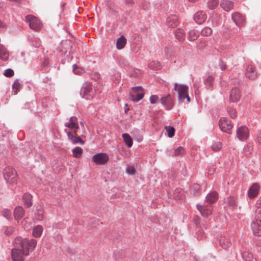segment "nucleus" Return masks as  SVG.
I'll return each instance as SVG.
<instances>
[{
    "label": "nucleus",
    "mask_w": 261,
    "mask_h": 261,
    "mask_svg": "<svg viewBox=\"0 0 261 261\" xmlns=\"http://www.w3.org/2000/svg\"><path fill=\"white\" fill-rule=\"evenodd\" d=\"M13 245L15 247L20 248L23 250L26 256H28L30 252H32L37 245V241L35 239H23L21 237H17L13 241Z\"/></svg>",
    "instance_id": "1"
},
{
    "label": "nucleus",
    "mask_w": 261,
    "mask_h": 261,
    "mask_svg": "<svg viewBox=\"0 0 261 261\" xmlns=\"http://www.w3.org/2000/svg\"><path fill=\"white\" fill-rule=\"evenodd\" d=\"M173 89L177 92L178 100L179 102L184 101L185 99L188 102L191 101V98L188 94L189 87L187 85L175 83Z\"/></svg>",
    "instance_id": "2"
},
{
    "label": "nucleus",
    "mask_w": 261,
    "mask_h": 261,
    "mask_svg": "<svg viewBox=\"0 0 261 261\" xmlns=\"http://www.w3.org/2000/svg\"><path fill=\"white\" fill-rule=\"evenodd\" d=\"M3 175L7 183L10 184L16 183L18 175L13 168L11 167H6L3 171Z\"/></svg>",
    "instance_id": "3"
},
{
    "label": "nucleus",
    "mask_w": 261,
    "mask_h": 261,
    "mask_svg": "<svg viewBox=\"0 0 261 261\" xmlns=\"http://www.w3.org/2000/svg\"><path fill=\"white\" fill-rule=\"evenodd\" d=\"M132 91V92L130 94V99L133 101H139L144 96V89L141 86L133 87Z\"/></svg>",
    "instance_id": "4"
},
{
    "label": "nucleus",
    "mask_w": 261,
    "mask_h": 261,
    "mask_svg": "<svg viewBox=\"0 0 261 261\" xmlns=\"http://www.w3.org/2000/svg\"><path fill=\"white\" fill-rule=\"evenodd\" d=\"M81 95L86 99L90 100L93 98L92 85L89 82H85L80 91Z\"/></svg>",
    "instance_id": "5"
},
{
    "label": "nucleus",
    "mask_w": 261,
    "mask_h": 261,
    "mask_svg": "<svg viewBox=\"0 0 261 261\" xmlns=\"http://www.w3.org/2000/svg\"><path fill=\"white\" fill-rule=\"evenodd\" d=\"M219 125L221 130L228 134H231L233 127L231 121L226 117H221L219 121Z\"/></svg>",
    "instance_id": "6"
},
{
    "label": "nucleus",
    "mask_w": 261,
    "mask_h": 261,
    "mask_svg": "<svg viewBox=\"0 0 261 261\" xmlns=\"http://www.w3.org/2000/svg\"><path fill=\"white\" fill-rule=\"evenodd\" d=\"M160 101L166 110H171L174 105V100L170 94L163 95L160 98Z\"/></svg>",
    "instance_id": "7"
},
{
    "label": "nucleus",
    "mask_w": 261,
    "mask_h": 261,
    "mask_svg": "<svg viewBox=\"0 0 261 261\" xmlns=\"http://www.w3.org/2000/svg\"><path fill=\"white\" fill-rule=\"evenodd\" d=\"M92 161L96 165H105L109 160V156L106 153H97L92 158Z\"/></svg>",
    "instance_id": "8"
},
{
    "label": "nucleus",
    "mask_w": 261,
    "mask_h": 261,
    "mask_svg": "<svg viewBox=\"0 0 261 261\" xmlns=\"http://www.w3.org/2000/svg\"><path fill=\"white\" fill-rule=\"evenodd\" d=\"M25 19L29 23V27L31 29L36 31L39 30L40 28V21L37 17L28 15L26 16Z\"/></svg>",
    "instance_id": "9"
},
{
    "label": "nucleus",
    "mask_w": 261,
    "mask_h": 261,
    "mask_svg": "<svg viewBox=\"0 0 261 261\" xmlns=\"http://www.w3.org/2000/svg\"><path fill=\"white\" fill-rule=\"evenodd\" d=\"M24 252L20 248L15 247L11 250V256L13 261H24Z\"/></svg>",
    "instance_id": "10"
},
{
    "label": "nucleus",
    "mask_w": 261,
    "mask_h": 261,
    "mask_svg": "<svg viewBox=\"0 0 261 261\" xmlns=\"http://www.w3.org/2000/svg\"><path fill=\"white\" fill-rule=\"evenodd\" d=\"M196 207L203 217H207L212 214L213 207L211 204L202 205L197 204Z\"/></svg>",
    "instance_id": "11"
},
{
    "label": "nucleus",
    "mask_w": 261,
    "mask_h": 261,
    "mask_svg": "<svg viewBox=\"0 0 261 261\" xmlns=\"http://www.w3.org/2000/svg\"><path fill=\"white\" fill-rule=\"evenodd\" d=\"M213 40L211 38L206 39H200L197 44V47L199 50H203L207 47L210 48L212 46Z\"/></svg>",
    "instance_id": "12"
},
{
    "label": "nucleus",
    "mask_w": 261,
    "mask_h": 261,
    "mask_svg": "<svg viewBox=\"0 0 261 261\" xmlns=\"http://www.w3.org/2000/svg\"><path fill=\"white\" fill-rule=\"evenodd\" d=\"M237 136L241 141L246 140L249 136V130L245 126H241L237 130Z\"/></svg>",
    "instance_id": "13"
},
{
    "label": "nucleus",
    "mask_w": 261,
    "mask_h": 261,
    "mask_svg": "<svg viewBox=\"0 0 261 261\" xmlns=\"http://www.w3.org/2000/svg\"><path fill=\"white\" fill-rule=\"evenodd\" d=\"M241 91L239 88L237 87L233 88L230 92L229 95V100L231 102H237L241 98Z\"/></svg>",
    "instance_id": "14"
},
{
    "label": "nucleus",
    "mask_w": 261,
    "mask_h": 261,
    "mask_svg": "<svg viewBox=\"0 0 261 261\" xmlns=\"http://www.w3.org/2000/svg\"><path fill=\"white\" fill-rule=\"evenodd\" d=\"M232 19L236 24L238 27H242L245 24V17L240 13L235 12L232 14Z\"/></svg>",
    "instance_id": "15"
},
{
    "label": "nucleus",
    "mask_w": 261,
    "mask_h": 261,
    "mask_svg": "<svg viewBox=\"0 0 261 261\" xmlns=\"http://www.w3.org/2000/svg\"><path fill=\"white\" fill-rule=\"evenodd\" d=\"M260 187L258 183H254L249 188L248 191V197L250 199H252L257 196Z\"/></svg>",
    "instance_id": "16"
},
{
    "label": "nucleus",
    "mask_w": 261,
    "mask_h": 261,
    "mask_svg": "<svg viewBox=\"0 0 261 261\" xmlns=\"http://www.w3.org/2000/svg\"><path fill=\"white\" fill-rule=\"evenodd\" d=\"M251 228L254 235L261 236V221L256 220L251 223Z\"/></svg>",
    "instance_id": "17"
},
{
    "label": "nucleus",
    "mask_w": 261,
    "mask_h": 261,
    "mask_svg": "<svg viewBox=\"0 0 261 261\" xmlns=\"http://www.w3.org/2000/svg\"><path fill=\"white\" fill-rule=\"evenodd\" d=\"M245 75L249 79L253 80L257 77V74L255 67L252 65H249L247 67Z\"/></svg>",
    "instance_id": "18"
},
{
    "label": "nucleus",
    "mask_w": 261,
    "mask_h": 261,
    "mask_svg": "<svg viewBox=\"0 0 261 261\" xmlns=\"http://www.w3.org/2000/svg\"><path fill=\"white\" fill-rule=\"evenodd\" d=\"M206 18L207 15L206 13L203 11L197 12L194 16L195 22L199 24L204 22Z\"/></svg>",
    "instance_id": "19"
},
{
    "label": "nucleus",
    "mask_w": 261,
    "mask_h": 261,
    "mask_svg": "<svg viewBox=\"0 0 261 261\" xmlns=\"http://www.w3.org/2000/svg\"><path fill=\"white\" fill-rule=\"evenodd\" d=\"M67 135L68 139L73 144H76L80 143L81 144H84L85 142L82 139L80 136H76L72 133L71 132L69 131L67 133Z\"/></svg>",
    "instance_id": "20"
},
{
    "label": "nucleus",
    "mask_w": 261,
    "mask_h": 261,
    "mask_svg": "<svg viewBox=\"0 0 261 261\" xmlns=\"http://www.w3.org/2000/svg\"><path fill=\"white\" fill-rule=\"evenodd\" d=\"M167 24L169 27L175 28L178 24V19L176 15H172L167 19Z\"/></svg>",
    "instance_id": "21"
},
{
    "label": "nucleus",
    "mask_w": 261,
    "mask_h": 261,
    "mask_svg": "<svg viewBox=\"0 0 261 261\" xmlns=\"http://www.w3.org/2000/svg\"><path fill=\"white\" fill-rule=\"evenodd\" d=\"M65 126L70 129L73 128H79L77 117L75 116L71 117L69 119V122H66L65 124Z\"/></svg>",
    "instance_id": "22"
},
{
    "label": "nucleus",
    "mask_w": 261,
    "mask_h": 261,
    "mask_svg": "<svg viewBox=\"0 0 261 261\" xmlns=\"http://www.w3.org/2000/svg\"><path fill=\"white\" fill-rule=\"evenodd\" d=\"M24 215V211L21 206H16L14 210V216L16 220L22 219Z\"/></svg>",
    "instance_id": "23"
},
{
    "label": "nucleus",
    "mask_w": 261,
    "mask_h": 261,
    "mask_svg": "<svg viewBox=\"0 0 261 261\" xmlns=\"http://www.w3.org/2000/svg\"><path fill=\"white\" fill-rule=\"evenodd\" d=\"M221 7L226 11H230L233 7V3L229 0H222L220 3Z\"/></svg>",
    "instance_id": "24"
},
{
    "label": "nucleus",
    "mask_w": 261,
    "mask_h": 261,
    "mask_svg": "<svg viewBox=\"0 0 261 261\" xmlns=\"http://www.w3.org/2000/svg\"><path fill=\"white\" fill-rule=\"evenodd\" d=\"M32 196L28 193H25L22 196V200L24 205L27 207H30L32 205Z\"/></svg>",
    "instance_id": "25"
},
{
    "label": "nucleus",
    "mask_w": 261,
    "mask_h": 261,
    "mask_svg": "<svg viewBox=\"0 0 261 261\" xmlns=\"http://www.w3.org/2000/svg\"><path fill=\"white\" fill-rule=\"evenodd\" d=\"M218 198V194L215 191H213L206 197V201L210 204L215 202Z\"/></svg>",
    "instance_id": "26"
},
{
    "label": "nucleus",
    "mask_w": 261,
    "mask_h": 261,
    "mask_svg": "<svg viewBox=\"0 0 261 261\" xmlns=\"http://www.w3.org/2000/svg\"><path fill=\"white\" fill-rule=\"evenodd\" d=\"M9 56L8 50L3 45L0 44V58L3 61L8 60Z\"/></svg>",
    "instance_id": "27"
},
{
    "label": "nucleus",
    "mask_w": 261,
    "mask_h": 261,
    "mask_svg": "<svg viewBox=\"0 0 261 261\" xmlns=\"http://www.w3.org/2000/svg\"><path fill=\"white\" fill-rule=\"evenodd\" d=\"M219 243L221 246L225 249L231 246V242L230 240L225 237H220L219 239Z\"/></svg>",
    "instance_id": "28"
},
{
    "label": "nucleus",
    "mask_w": 261,
    "mask_h": 261,
    "mask_svg": "<svg viewBox=\"0 0 261 261\" xmlns=\"http://www.w3.org/2000/svg\"><path fill=\"white\" fill-rule=\"evenodd\" d=\"M124 142L127 146L128 147L130 148L133 143V141L130 135L128 134L124 133L122 135Z\"/></svg>",
    "instance_id": "29"
},
{
    "label": "nucleus",
    "mask_w": 261,
    "mask_h": 261,
    "mask_svg": "<svg viewBox=\"0 0 261 261\" xmlns=\"http://www.w3.org/2000/svg\"><path fill=\"white\" fill-rule=\"evenodd\" d=\"M126 43V39L124 36L122 35L119 38L116 42V47L118 49L123 48Z\"/></svg>",
    "instance_id": "30"
},
{
    "label": "nucleus",
    "mask_w": 261,
    "mask_h": 261,
    "mask_svg": "<svg viewBox=\"0 0 261 261\" xmlns=\"http://www.w3.org/2000/svg\"><path fill=\"white\" fill-rule=\"evenodd\" d=\"M199 33L195 30H192L189 32L188 39L190 41L196 40L199 37Z\"/></svg>",
    "instance_id": "31"
},
{
    "label": "nucleus",
    "mask_w": 261,
    "mask_h": 261,
    "mask_svg": "<svg viewBox=\"0 0 261 261\" xmlns=\"http://www.w3.org/2000/svg\"><path fill=\"white\" fill-rule=\"evenodd\" d=\"M191 191L194 196L196 197L199 196L201 193L200 185L196 184H193L191 187Z\"/></svg>",
    "instance_id": "32"
},
{
    "label": "nucleus",
    "mask_w": 261,
    "mask_h": 261,
    "mask_svg": "<svg viewBox=\"0 0 261 261\" xmlns=\"http://www.w3.org/2000/svg\"><path fill=\"white\" fill-rule=\"evenodd\" d=\"M43 228L41 225H37L33 229V236L35 238H39L42 234Z\"/></svg>",
    "instance_id": "33"
},
{
    "label": "nucleus",
    "mask_w": 261,
    "mask_h": 261,
    "mask_svg": "<svg viewBox=\"0 0 261 261\" xmlns=\"http://www.w3.org/2000/svg\"><path fill=\"white\" fill-rule=\"evenodd\" d=\"M73 157L79 159L81 157L83 150L80 147H76L72 150Z\"/></svg>",
    "instance_id": "34"
},
{
    "label": "nucleus",
    "mask_w": 261,
    "mask_h": 261,
    "mask_svg": "<svg viewBox=\"0 0 261 261\" xmlns=\"http://www.w3.org/2000/svg\"><path fill=\"white\" fill-rule=\"evenodd\" d=\"M242 256L245 261H256L253 254L248 251L242 253Z\"/></svg>",
    "instance_id": "35"
},
{
    "label": "nucleus",
    "mask_w": 261,
    "mask_h": 261,
    "mask_svg": "<svg viewBox=\"0 0 261 261\" xmlns=\"http://www.w3.org/2000/svg\"><path fill=\"white\" fill-rule=\"evenodd\" d=\"M176 38L180 41H183L185 39V33L182 29H177L175 32Z\"/></svg>",
    "instance_id": "36"
},
{
    "label": "nucleus",
    "mask_w": 261,
    "mask_h": 261,
    "mask_svg": "<svg viewBox=\"0 0 261 261\" xmlns=\"http://www.w3.org/2000/svg\"><path fill=\"white\" fill-rule=\"evenodd\" d=\"M21 88V84L20 82V80L18 79L16 80L13 85H12V89L13 92L15 94H16L19 91Z\"/></svg>",
    "instance_id": "37"
},
{
    "label": "nucleus",
    "mask_w": 261,
    "mask_h": 261,
    "mask_svg": "<svg viewBox=\"0 0 261 261\" xmlns=\"http://www.w3.org/2000/svg\"><path fill=\"white\" fill-rule=\"evenodd\" d=\"M213 33V30L209 27H204L201 31L200 34L202 36L206 37L211 35Z\"/></svg>",
    "instance_id": "38"
},
{
    "label": "nucleus",
    "mask_w": 261,
    "mask_h": 261,
    "mask_svg": "<svg viewBox=\"0 0 261 261\" xmlns=\"http://www.w3.org/2000/svg\"><path fill=\"white\" fill-rule=\"evenodd\" d=\"M219 4L218 0H208L207 2V7L210 9L216 8Z\"/></svg>",
    "instance_id": "39"
},
{
    "label": "nucleus",
    "mask_w": 261,
    "mask_h": 261,
    "mask_svg": "<svg viewBox=\"0 0 261 261\" xmlns=\"http://www.w3.org/2000/svg\"><path fill=\"white\" fill-rule=\"evenodd\" d=\"M227 112L228 113L230 117L232 119L235 118L237 116L236 110L231 107H228L227 108Z\"/></svg>",
    "instance_id": "40"
},
{
    "label": "nucleus",
    "mask_w": 261,
    "mask_h": 261,
    "mask_svg": "<svg viewBox=\"0 0 261 261\" xmlns=\"http://www.w3.org/2000/svg\"><path fill=\"white\" fill-rule=\"evenodd\" d=\"M165 128L168 133V137L172 138L174 136L175 129L173 126H166Z\"/></svg>",
    "instance_id": "41"
},
{
    "label": "nucleus",
    "mask_w": 261,
    "mask_h": 261,
    "mask_svg": "<svg viewBox=\"0 0 261 261\" xmlns=\"http://www.w3.org/2000/svg\"><path fill=\"white\" fill-rule=\"evenodd\" d=\"M185 148L181 146H179L174 150V155L176 156H181L185 154Z\"/></svg>",
    "instance_id": "42"
},
{
    "label": "nucleus",
    "mask_w": 261,
    "mask_h": 261,
    "mask_svg": "<svg viewBox=\"0 0 261 261\" xmlns=\"http://www.w3.org/2000/svg\"><path fill=\"white\" fill-rule=\"evenodd\" d=\"M214 81V77L213 76L209 75L207 76V77L205 79L204 83L205 85L212 87L213 85Z\"/></svg>",
    "instance_id": "43"
},
{
    "label": "nucleus",
    "mask_w": 261,
    "mask_h": 261,
    "mask_svg": "<svg viewBox=\"0 0 261 261\" xmlns=\"http://www.w3.org/2000/svg\"><path fill=\"white\" fill-rule=\"evenodd\" d=\"M15 228L12 226H7L4 231L5 234L7 236L11 235L14 232Z\"/></svg>",
    "instance_id": "44"
},
{
    "label": "nucleus",
    "mask_w": 261,
    "mask_h": 261,
    "mask_svg": "<svg viewBox=\"0 0 261 261\" xmlns=\"http://www.w3.org/2000/svg\"><path fill=\"white\" fill-rule=\"evenodd\" d=\"M222 147V145L221 142H216L214 143L212 145V149L213 151L216 152L220 150Z\"/></svg>",
    "instance_id": "45"
},
{
    "label": "nucleus",
    "mask_w": 261,
    "mask_h": 261,
    "mask_svg": "<svg viewBox=\"0 0 261 261\" xmlns=\"http://www.w3.org/2000/svg\"><path fill=\"white\" fill-rule=\"evenodd\" d=\"M14 74V72L13 70L10 68L6 69L4 73V76L7 77H12Z\"/></svg>",
    "instance_id": "46"
},
{
    "label": "nucleus",
    "mask_w": 261,
    "mask_h": 261,
    "mask_svg": "<svg viewBox=\"0 0 261 261\" xmlns=\"http://www.w3.org/2000/svg\"><path fill=\"white\" fill-rule=\"evenodd\" d=\"M227 203L230 206L236 205V199L232 197H229L227 198Z\"/></svg>",
    "instance_id": "47"
},
{
    "label": "nucleus",
    "mask_w": 261,
    "mask_h": 261,
    "mask_svg": "<svg viewBox=\"0 0 261 261\" xmlns=\"http://www.w3.org/2000/svg\"><path fill=\"white\" fill-rule=\"evenodd\" d=\"M73 71L75 74H80L83 72V69L79 68L76 64H74L73 65Z\"/></svg>",
    "instance_id": "48"
},
{
    "label": "nucleus",
    "mask_w": 261,
    "mask_h": 261,
    "mask_svg": "<svg viewBox=\"0 0 261 261\" xmlns=\"http://www.w3.org/2000/svg\"><path fill=\"white\" fill-rule=\"evenodd\" d=\"M149 99L151 104H154L158 101L159 98L157 95H153L150 97Z\"/></svg>",
    "instance_id": "49"
},
{
    "label": "nucleus",
    "mask_w": 261,
    "mask_h": 261,
    "mask_svg": "<svg viewBox=\"0 0 261 261\" xmlns=\"http://www.w3.org/2000/svg\"><path fill=\"white\" fill-rule=\"evenodd\" d=\"M11 212L8 209H5L3 211V216L6 219H9L11 216Z\"/></svg>",
    "instance_id": "50"
},
{
    "label": "nucleus",
    "mask_w": 261,
    "mask_h": 261,
    "mask_svg": "<svg viewBox=\"0 0 261 261\" xmlns=\"http://www.w3.org/2000/svg\"><path fill=\"white\" fill-rule=\"evenodd\" d=\"M126 172L129 174L134 175L135 174L136 170L133 166H129L126 168Z\"/></svg>",
    "instance_id": "51"
},
{
    "label": "nucleus",
    "mask_w": 261,
    "mask_h": 261,
    "mask_svg": "<svg viewBox=\"0 0 261 261\" xmlns=\"http://www.w3.org/2000/svg\"><path fill=\"white\" fill-rule=\"evenodd\" d=\"M219 65L221 70H224L227 68L226 64L221 60L219 61Z\"/></svg>",
    "instance_id": "52"
},
{
    "label": "nucleus",
    "mask_w": 261,
    "mask_h": 261,
    "mask_svg": "<svg viewBox=\"0 0 261 261\" xmlns=\"http://www.w3.org/2000/svg\"><path fill=\"white\" fill-rule=\"evenodd\" d=\"M37 219L40 221H41L43 220V212L42 210L38 211Z\"/></svg>",
    "instance_id": "53"
},
{
    "label": "nucleus",
    "mask_w": 261,
    "mask_h": 261,
    "mask_svg": "<svg viewBox=\"0 0 261 261\" xmlns=\"http://www.w3.org/2000/svg\"><path fill=\"white\" fill-rule=\"evenodd\" d=\"M256 140H257V141L258 142V143L261 144V131H259L257 133V137H256Z\"/></svg>",
    "instance_id": "54"
},
{
    "label": "nucleus",
    "mask_w": 261,
    "mask_h": 261,
    "mask_svg": "<svg viewBox=\"0 0 261 261\" xmlns=\"http://www.w3.org/2000/svg\"><path fill=\"white\" fill-rule=\"evenodd\" d=\"M256 204L257 207H261V197L259 198L257 200Z\"/></svg>",
    "instance_id": "55"
},
{
    "label": "nucleus",
    "mask_w": 261,
    "mask_h": 261,
    "mask_svg": "<svg viewBox=\"0 0 261 261\" xmlns=\"http://www.w3.org/2000/svg\"><path fill=\"white\" fill-rule=\"evenodd\" d=\"M134 3V0H125V3L127 5H132Z\"/></svg>",
    "instance_id": "56"
},
{
    "label": "nucleus",
    "mask_w": 261,
    "mask_h": 261,
    "mask_svg": "<svg viewBox=\"0 0 261 261\" xmlns=\"http://www.w3.org/2000/svg\"><path fill=\"white\" fill-rule=\"evenodd\" d=\"M79 128H71V129H72L73 130V132H72V133H73L74 135H76V133L77 132V130Z\"/></svg>",
    "instance_id": "57"
},
{
    "label": "nucleus",
    "mask_w": 261,
    "mask_h": 261,
    "mask_svg": "<svg viewBox=\"0 0 261 261\" xmlns=\"http://www.w3.org/2000/svg\"><path fill=\"white\" fill-rule=\"evenodd\" d=\"M5 25L4 24V22L0 20V29L5 28Z\"/></svg>",
    "instance_id": "58"
},
{
    "label": "nucleus",
    "mask_w": 261,
    "mask_h": 261,
    "mask_svg": "<svg viewBox=\"0 0 261 261\" xmlns=\"http://www.w3.org/2000/svg\"><path fill=\"white\" fill-rule=\"evenodd\" d=\"M153 63L154 64H155V62H152L151 63H150V64L149 65V68H152V64Z\"/></svg>",
    "instance_id": "59"
},
{
    "label": "nucleus",
    "mask_w": 261,
    "mask_h": 261,
    "mask_svg": "<svg viewBox=\"0 0 261 261\" xmlns=\"http://www.w3.org/2000/svg\"><path fill=\"white\" fill-rule=\"evenodd\" d=\"M20 0H9V1H10V2H18Z\"/></svg>",
    "instance_id": "60"
},
{
    "label": "nucleus",
    "mask_w": 261,
    "mask_h": 261,
    "mask_svg": "<svg viewBox=\"0 0 261 261\" xmlns=\"http://www.w3.org/2000/svg\"><path fill=\"white\" fill-rule=\"evenodd\" d=\"M190 2H196L197 0H189Z\"/></svg>",
    "instance_id": "61"
},
{
    "label": "nucleus",
    "mask_w": 261,
    "mask_h": 261,
    "mask_svg": "<svg viewBox=\"0 0 261 261\" xmlns=\"http://www.w3.org/2000/svg\"><path fill=\"white\" fill-rule=\"evenodd\" d=\"M128 110H129V109H128V108L126 109L125 110V111H125V113H126Z\"/></svg>",
    "instance_id": "62"
}]
</instances>
